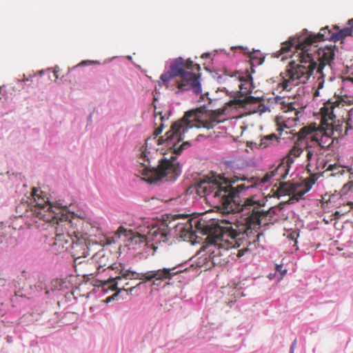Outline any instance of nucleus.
Instances as JSON below:
<instances>
[{"label": "nucleus", "instance_id": "nucleus-19", "mask_svg": "<svg viewBox=\"0 0 353 353\" xmlns=\"http://www.w3.org/2000/svg\"><path fill=\"white\" fill-rule=\"evenodd\" d=\"M239 85L238 87L239 88V93L241 94V97L238 99H234L232 101V103L236 105L239 108L245 107L247 104H255L259 101V99L254 97L250 95L251 93V86L252 82L250 81L251 79L249 77V80L245 81L244 83H242V80L240 77H239Z\"/></svg>", "mask_w": 353, "mask_h": 353}, {"label": "nucleus", "instance_id": "nucleus-5", "mask_svg": "<svg viewBox=\"0 0 353 353\" xmlns=\"http://www.w3.org/2000/svg\"><path fill=\"white\" fill-rule=\"evenodd\" d=\"M201 110L197 108L186 112L182 119L172 124L164 137H159L164 128L163 123H160L154 130L152 138L147 139L141 148L137 176L152 183L164 177H168L167 180H175L180 175L181 167L176 161V156L191 145L188 141L179 145L185 134L193 128L212 129L223 121L220 119L221 111L203 113Z\"/></svg>", "mask_w": 353, "mask_h": 353}, {"label": "nucleus", "instance_id": "nucleus-14", "mask_svg": "<svg viewBox=\"0 0 353 353\" xmlns=\"http://www.w3.org/2000/svg\"><path fill=\"white\" fill-rule=\"evenodd\" d=\"M325 103H330L332 105V114H330L332 120L327 121V130L330 131L329 132L332 134L334 137H336V141L341 137H343L344 135L347 134L348 129H350V123L347 121L345 123V130H343V121H336V116L334 112L336 109L340 108V105L344 106L343 100L341 98H334V99H329Z\"/></svg>", "mask_w": 353, "mask_h": 353}, {"label": "nucleus", "instance_id": "nucleus-6", "mask_svg": "<svg viewBox=\"0 0 353 353\" xmlns=\"http://www.w3.org/2000/svg\"><path fill=\"white\" fill-rule=\"evenodd\" d=\"M347 24L350 27H346L339 30L337 26H334L333 29L336 32H333L328 26L322 28L317 33L307 32L306 29L302 32V35L297 37H292L288 41L282 43L281 49L276 52V57H283L284 59L288 56H291V53H294L299 50H302V61L305 63L292 70L287 73L288 79L285 83L286 88L292 87L293 85L299 82L305 81L308 77L312 74L315 69L316 64L314 63V53L312 52L315 49L314 53L319 49L318 43L321 41L329 40L336 42L342 40L348 36H351L353 32V19L348 21Z\"/></svg>", "mask_w": 353, "mask_h": 353}, {"label": "nucleus", "instance_id": "nucleus-36", "mask_svg": "<svg viewBox=\"0 0 353 353\" xmlns=\"http://www.w3.org/2000/svg\"><path fill=\"white\" fill-rule=\"evenodd\" d=\"M133 289H134V287L130 288V291H132V290H133Z\"/></svg>", "mask_w": 353, "mask_h": 353}, {"label": "nucleus", "instance_id": "nucleus-3", "mask_svg": "<svg viewBox=\"0 0 353 353\" xmlns=\"http://www.w3.org/2000/svg\"><path fill=\"white\" fill-rule=\"evenodd\" d=\"M201 110L197 108L186 112L182 119L172 124L164 137H159L164 128L163 123H160L154 130L152 138L147 139L141 148L137 176L152 183L164 177H168L167 180H175L180 175L181 167L176 161V156L191 145L188 141L179 145L185 134L193 128L212 129L223 121L220 119L221 111L203 113Z\"/></svg>", "mask_w": 353, "mask_h": 353}, {"label": "nucleus", "instance_id": "nucleus-2", "mask_svg": "<svg viewBox=\"0 0 353 353\" xmlns=\"http://www.w3.org/2000/svg\"><path fill=\"white\" fill-rule=\"evenodd\" d=\"M258 179L251 178L234 188L225 178L213 172L203 176L195 187L196 194L205 197L207 202L222 213L241 210L245 216L243 224L234 226L230 223H222L221 225L214 222L206 224L205 221L189 219L185 223H177L172 227L178 228L185 235L192 236L197 231L207 234V248L210 251L212 247L228 250L245 245L246 248L238 251L237 256H242L248 250V246L259 239V233L251 236L253 232L256 233L262 225H267L270 221V212L263 210V205L254 196L245 199L241 207L236 205V194L256 187Z\"/></svg>", "mask_w": 353, "mask_h": 353}, {"label": "nucleus", "instance_id": "nucleus-23", "mask_svg": "<svg viewBox=\"0 0 353 353\" xmlns=\"http://www.w3.org/2000/svg\"><path fill=\"white\" fill-rule=\"evenodd\" d=\"M276 130L279 132V135L275 134H270L263 137L259 143V148H265L278 143L280 141L281 137L282 135L283 128L281 125H279Z\"/></svg>", "mask_w": 353, "mask_h": 353}, {"label": "nucleus", "instance_id": "nucleus-13", "mask_svg": "<svg viewBox=\"0 0 353 353\" xmlns=\"http://www.w3.org/2000/svg\"><path fill=\"white\" fill-rule=\"evenodd\" d=\"M108 268L115 270L117 274L114 277H110L109 279V283H111L112 286L115 290H117V293L121 290L127 291L125 287L128 285V283L122 284L121 281L122 280H132L139 279L145 281L144 273H139L135 271L129 270H125L121 264H112Z\"/></svg>", "mask_w": 353, "mask_h": 353}, {"label": "nucleus", "instance_id": "nucleus-22", "mask_svg": "<svg viewBox=\"0 0 353 353\" xmlns=\"http://www.w3.org/2000/svg\"><path fill=\"white\" fill-rule=\"evenodd\" d=\"M305 138H300L298 134V140L294 143V146L289 151L288 154L283 159L288 163L290 166L294 163V159L300 157L303 152V148L301 146V143Z\"/></svg>", "mask_w": 353, "mask_h": 353}, {"label": "nucleus", "instance_id": "nucleus-8", "mask_svg": "<svg viewBox=\"0 0 353 353\" xmlns=\"http://www.w3.org/2000/svg\"><path fill=\"white\" fill-rule=\"evenodd\" d=\"M334 48L335 46H327L324 48H319L316 50V53H314L313 57H314V63L316 64L315 69H314V72L311 74L307 79L302 82L299 80V82H296L292 87L286 88L285 86V83L288 79L287 73L290 72L292 70L295 68L299 66L300 65L304 64L301 62L302 59V50H299L296 52L298 53L297 57H299L300 63L294 65V63H290L289 65L287 66L285 72H281L280 77L281 78V81L278 84V88H282L283 90L290 91L293 88L299 83H305L307 81L311 76H314V78L317 79V90L315 91L314 96L317 97L319 95V90L323 88L324 85V77L325 72L324 71H328L331 69L332 63L333 62L334 58Z\"/></svg>", "mask_w": 353, "mask_h": 353}, {"label": "nucleus", "instance_id": "nucleus-33", "mask_svg": "<svg viewBox=\"0 0 353 353\" xmlns=\"http://www.w3.org/2000/svg\"><path fill=\"white\" fill-rule=\"evenodd\" d=\"M29 81V79H28V78H26V77H24V78H23V81Z\"/></svg>", "mask_w": 353, "mask_h": 353}, {"label": "nucleus", "instance_id": "nucleus-30", "mask_svg": "<svg viewBox=\"0 0 353 353\" xmlns=\"http://www.w3.org/2000/svg\"><path fill=\"white\" fill-rule=\"evenodd\" d=\"M345 81H350L353 83V77H348L346 78Z\"/></svg>", "mask_w": 353, "mask_h": 353}, {"label": "nucleus", "instance_id": "nucleus-20", "mask_svg": "<svg viewBox=\"0 0 353 353\" xmlns=\"http://www.w3.org/2000/svg\"><path fill=\"white\" fill-rule=\"evenodd\" d=\"M180 271L176 270V267L172 268H163L157 270L148 271L144 273L145 281H152L156 284L157 281L161 282L166 280H170L174 275Z\"/></svg>", "mask_w": 353, "mask_h": 353}, {"label": "nucleus", "instance_id": "nucleus-1", "mask_svg": "<svg viewBox=\"0 0 353 353\" xmlns=\"http://www.w3.org/2000/svg\"><path fill=\"white\" fill-rule=\"evenodd\" d=\"M258 179L251 178L234 188L225 178L213 172L203 176L195 187L196 194L205 197L207 202L222 213L241 210L245 216L243 224L234 226L230 223H222L221 225L214 222L206 224L205 221L189 219L185 223H177L172 227L178 228L185 235L192 236L197 231L207 234V248L210 251L212 247L228 250L245 245L246 248L238 251L237 256H242L248 250V246L259 239V233L251 236L253 232L256 233L262 225H267L270 221V212L263 210V205L254 196L245 199L241 207L236 205V194L256 187Z\"/></svg>", "mask_w": 353, "mask_h": 353}, {"label": "nucleus", "instance_id": "nucleus-15", "mask_svg": "<svg viewBox=\"0 0 353 353\" xmlns=\"http://www.w3.org/2000/svg\"><path fill=\"white\" fill-rule=\"evenodd\" d=\"M305 150L307 172H316L322 174L325 173L328 162L323 158L320 147L308 145Z\"/></svg>", "mask_w": 353, "mask_h": 353}, {"label": "nucleus", "instance_id": "nucleus-10", "mask_svg": "<svg viewBox=\"0 0 353 353\" xmlns=\"http://www.w3.org/2000/svg\"><path fill=\"white\" fill-rule=\"evenodd\" d=\"M321 119L319 125L312 123L307 126L302 128L299 131L300 138H306L308 135H311L312 141L315 142L314 146H318L323 149H327L332 145L336 137L330 133L327 130V121L332 120L330 114H332V105L330 103H325L321 109Z\"/></svg>", "mask_w": 353, "mask_h": 353}, {"label": "nucleus", "instance_id": "nucleus-29", "mask_svg": "<svg viewBox=\"0 0 353 353\" xmlns=\"http://www.w3.org/2000/svg\"><path fill=\"white\" fill-rule=\"evenodd\" d=\"M6 283V279H0V285L3 286V285H5Z\"/></svg>", "mask_w": 353, "mask_h": 353}, {"label": "nucleus", "instance_id": "nucleus-28", "mask_svg": "<svg viewBox=\"0 0 353 353\" xmlns=\"http://www.w3.org/2000/svg\"><path fill=\"white\" fill-rule=\"evenodd\" d=\"M296 340H294L291 345V347H290V352L291 353H293L294 352V349L296 346Z\"/></svg>", "mask_w": 353, "mask_h": 353}, {"label": "nucleus", "instance_id": "nucleus-24", "mask_svg": "<svg viewBox=\"0 0 353 353\" xmlns=\"http://www.w3.org/2000/svg\"><path fill=\"white\" fill-rule=\"evenodd\" d=\"M248 57L251 68L261 65L265 59V57L260 51L248 52Z\"/></svg>", "mask_w": 353, "mask_h": 353}, {"label": "nucleus", "instance_id": "nucleus-16", "mask_svg": "<svg viewBox=\"0 0 353 353\" xmlns=\"http://www.w3.org/2000/svg\"><path fill=\"white\" fill-rule=\"evenodd\" d=\"M305 150L307 172H316L322 174L325 173L328 162L323 158L320 147L308 145Z\"/></svg>", "mask_w": 353, "mask_h": 353}, {"label": "nucleus", "instance_id": "nucleus-37", "mask_svg": "<svg viewBox=\"0 0 353 353\" xmlns=\"http://www.w3.org/2000/svg\"><path fill=\"white\" fill-rule=\"evenodd\" d=\"M201 134H199L198 137H197V140H199V137H201Z\"/></svg>", "mask_w": 353, "mask_h": 353}, {"label": "nucleus", "instance_id": "nucleus-18", "mask_svg": "<svg viewBox=\"0 0 353 353\" xmlns=\"http://www.w3.org/2000/svg\"><path fill=\"white\" fill-rule=\"evenodd\" d=\"M170 227L165 222H161L159 225L148 227L146 234L143 235V238L147 243H159L167 241V236L170 234Z\"/></svg>", "mask_w": 353, "mask_h": 353}, {"label": "nucleus", "instance_id": "nucleus-25", "mask_svg": "<svg viewBox=\"0 0 353 353\" xmlns=\"http://www.w3.org/2000/svg\"><path fill=\"white\" fill-rule=\"evenodd\" d=\"M325 172H329V171L331 172V174H330V176H335L339 174H342L344 172L343 168L341 166H340L339 164H337V163L331 164V163H327V168L325 170Z\"/></svg>", "mask_w": 353, "mask_h": 353}, {"label": "nucleus", "instance_id": "nucleus-26", "mask_svg": "<svg viewBox=\"0 0 353 353\" xmlns=\"http://www.w3.org/2000/svg\"><path fill=\"white\" fill-rule=\"evenodd\" d=\"M154 117L157 118L159 116L161 123H163V121L165 120V116L162 115V112L161 111L157 110L156 105H154Z\"/></svg>", "mask_w": 353, "mask_h": 353}, {"label": "nucleus", "instance_id": "nucleus-17", "mask_svg": "<svg viewBox=\"0 0 353 353\" xmlns=\"http://www.w3.org/2000/svg\"><path fill=\"white\" fill-rule=\"evenodd\" d=\"M87 234H83L78 230L74 234L72 239V244L70 246L69 252L74 258L75 265L81 264L82 258L89 255V248L87 242Z\"/></svg>", "mask_w": 353, "mask_h": 353}, {"label": "nucleus", "instance_id": "nucleus-35", "mask_svg": "<svg viewBox=\"0 0 353 353\" xmlns=\"http://www.w3.org/2000/svg\"><path fill=\"white\" fill-rule=\"evenodd\" d=\"M335 216H339V212H335Z\"/></svg>", "mask_w": 353, "mask_h": 353}, {"label": "nucleus", "instance_id": "nucleus-21", "mask_svg": "<svg viewBox=\"0 0 353 353\" xmlns=\"http://www.w3.org/2000/svg\"><path fill=\"white\" fill-rule=\"evenodd\" d=\"M290 165L283 159L273 170L267 172L261 179V183H266L271 179L274 178L276 181H279L285 179L289 173Z\"/></svg>", "mask_w": 353, "mask_h": 353}, {"label": "nucleus", "instance_id": "nucleus-9", "mask_svg": "<svg viewBox=\"0 0 353 353\" xmlns=\"http://www.w3.org/2000/svg\"><path fill=\"white\" fill-rule=\"evenodd\" d=\"M61 216L59 217L52 223H56V236L52 243L50 244L51 252L54 254L69 251L72 244L74 234L77 233V226L83 223V220L77 216L74 212L64 213V210H59Z\"/></svg>", "mask_w": 353, "mask_h": 353}, {"label": "nucleus", "instance_id": "nucleus-7", "mask_svg": "<svg viewBox=\"0 0 353 353\" xmlns=\"http://www.w3.org/2000/svg\"><path fill=\"white\" fill-rule=\"evenodd\" d=\"M200 65L190 59L178 57L170 61L169 70L161 74V85L176 94L192 90L195 94L201 93Z\"/></svg>", "mask_w": 353, "mask_h": 353}, {"label": "nucleus", "instance_id": "nucleus-27", "mask_svg": "<svg viewBox=\"0 0 353 353\" xmlns=\"http://www.w3.org/2000/svg\"><path fill=\"white\" fill-rule=\"evenodd\" d=\"M276 272H279L281 273V276H283L286 273V270L283 269L282 265H276Z\"/></svg>", "mask_w": 353, "mask_h": 353}, {"label": "nucleus", "instance_id": "nucleus-11", "mask_svg": "<svg viewBox=\"0 0 353 353\" xmlns=\"http://www.w3.org/2000/svg\"><path fill=\"white\" fill-rule=\"evenodd\" d=\"M42 194L43 192L39 190L32 189L30 209H26L24 213L25 216L31 219L38 218L45 222L50 223L61 216L59 209L64 210V213L70 212L66 207L52 205L46 196Z\"/></svg>", "mask_w": 353, "mask_h": 353}, {"label": "nucleus", "instance_id": "nucleus-31", "mask_svg": "<svg viewBox=\"0 0 353 353\" xmlns=\"http://www.w3.org/2000/svg\"><path fill=\"white\" fill-rule=\"evenodd\" d=\"M53 72H54V75L55 78L57 79L58 78V74H57L58 71L56 69H54Z\"/></svg>", "mask_w": 353, "mask_h": 353}, {"label": "nucleus", "instance_id": "nucleus-32", "mask_svg": "<svg viewBox=\"0 0 353 353\" xmlns=\"http://www.w3.org/2000/svg\"><path fill=\"white\" fill-rule=\"evenodd\" d=\"M209 56L208 54H204L202 55V57L204 58V57H208Z\"/></svg>", "mask_w": 353, "mask_h": 353}, {"label": "nucleus", "instance_id": "nucleus-12", "mask_svg": "<svg viewBox=\"0 0 353 353\" xmlns=\"http://www.w3.org/2000/svg\"><path fill=\"white\" fill-rule=\"evenodd\" d=\"M309 172L310 176L304 183H280L279 188H278L279 195L291 196L290 199L291 203L299 201L301 199L303 196L310 190L312 186L322 175V174L316 172Z\"/></svg>", "mask_w": 353, "mask_h": 353}, {"label": "nucleus", "instance_id": "nucleus-34", "mask_svg": "<svg viewBox=\"0 0 353 353\" xmlns=\"http://www.w3.org/2000/svg\"><path fill=\"white\" fill-rule=\"evenodd\" d=\"M348 204L351 206V208L353 209V203L350 202Z\"/></svg>", "mask_w": 353, "mask_h": 353}, {"label": "nucleus", "instance_id": "nucleus-4", "mask_svg": "<svg viewBox=\"0 0 353 353\" xmlns=\"http://www.w3.org/2000/svg\"><path fill=\"white\" fill-rule=\"evenodd\" d=\"M201 110L197 108L186 112L182 119L172 124L164 137H159L164 128L163 123H160L154 130L152 138L147 139L141 148L137 176L152 183L164 177H168L167 180H175L180 175L181 167L176 161V156L191 145L188 141L179 145L185 134L193 128L212 129L223 121L220 119L221 111L203 113Z\"/></svg>", "mask_w": 353, "mask_h": 353}]
</instances>
